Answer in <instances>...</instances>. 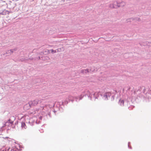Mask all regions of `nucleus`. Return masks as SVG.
I'll use <instances>...</instances> for the list:
<instances>
[{"label":"nucleus","mask_w":151,"mask_h":151,"mask_svg":"<svg viewBox=\"0 0 151 151\" xmlns=\"http://www.w3.org/2000/svg\"><path fill=\"white\" fill-rule=\"evenodd\" d=\"M111 93H106V94L104 95V96L106 97L107 98V95H111Z\"/></svg>","instance_id":"20e7f679"},{"label":"nucleus","mask_w":151,"mask_h":151,"mask_svg":"<svg viewBox=\"0 0 151 151\" xmlns=\"http://www.w3.org/2000/svg\"><path fill=\"white\" fill-rule=\"evenodd\" d=\"M50 51H51V52L53 53H55L56 52V51L54 50L53 49H51Z\"/></svg>","instance_id":"39448f33"},{"label":"nucleus","mask_w":151,"mask_h":151,"mask_svg":"<svg viewBox=\"0 0 151 151\" xmlns=\"http://www.w3.org/2000/svg\"><path fill=\"white\" fill-rule=\"evenodd\" d=\"M119 101L120 102V105L122 106H123L124 105V101L123 100H120Z\"/></svg>","instance_id":"7ed1b4c3"},{"label":"nucleus","mask_w":151,"mask_h":151,"mask_svg":"<svg viewBox=\"0 0 151 151\" xmlns=\"http://www.w3.org/2000/svg\"><path fill=\"white\" fill-rule=\"evenodd\" d=\"M22 128H24V129H26L27 127L25 124L24 122H22Z\"/></svg>","instance_id":"f03ea898"},{"label":"nucleus","mask_w":151,"mask_h":151,"mask_svg":"<svg viewBox=\"0 0 151 151\" xmlns=\"http://www.w3.org/2000/svg\"><path fill=\"white\" fill-rule=\"evenodd\" d=\"M39 100L38 99H36L33 101L29 102V104L30 106H36L38 103Z\"/></svg>","instance_id":"f257e3e1"}]
</instances>
